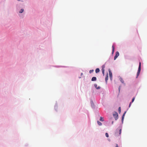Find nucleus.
Returning <instances> with one entry per match:
<instances>
[{
  "label": "nucleus",
  "mask_w": 147,
  "mask_h": 147,
  "mask_svg": "<svg viewBox=\"0 0 147 147\" xmlns=\"http://www.w3.org/2000/svg\"><path fill=\"white\" fill-rule=\"evenodd\" d=\"M141 63L140 62L139 67H138V72H137V77H136L137 78L138 77V76L140 74V71H141Z\"/></svg>",
  "instance_id": "nucleus-1"
},
{
  "label": "nucleus",
  "mask_w": 147,
  "mask_h": 147,
  "mask_svg": "<svg viewBox=\"0 0 147 147\" xmlns=\"http://www.w3.org/2000/svg\"><path fill=\"white\" fill-rule=\"evenodd\" d=\"M113 117L115 119L117 120L118 117V113L117 112H115L114 114H113Z\"/></svg>",
  "instance_id": "nucleus-2"
},
{
  "label": "nucleus",
  "mask_w": 147,
  "mask_h": 147,
  "mask_svg": "<svg viewBox=\"0 0 147 147\" xmlns=\"http://www.w3.org/2000/svg\"><path fill=\"white\" fill-rule=\"evenodd\" d=\"M105 65H102V67L101 70L102 71V73L104 76L105 75Z\"/></svg>",
  "instance_id": "nucleus-3"
},
{
  "label": "nucleus",
  "mask_w": 147,
  "mask_h": 147,
  "mask_svg": "<svg viewBox=\"0 0 147 147\" xmlns=\"http://www.w3.org/2000/svg\"><path fill=\"white\" fill-rule=\"evenodd\" d=\"M119 55V53L118 51H117L115 55V56L114 57V60H115L116 58L118 57Z\"/></svg>",
  "instance_id": "nucleus-4"
},
{
  "label": "nucleus",
  "mask_w": 147,
  "mask_h": 147,
  "mask_svg": "<svg viewBox=\"0 0 147 147\" xmlns=\"http://www.w3.org/2000/svg\"><path fill=\"white\" fill-rule=\"evenodd\" d=\"M109 74L110 79L111 80L112 78V72L110 69L109 70Z\"/></svg>",
  "instance_id": "nucleus-5"
},
{
  "label": "nucleus",
  "mask_w": 147,
  "mask_h": 147,
  "mask_svg": "<svg viewBox=\"0 0 147 147\" xmlns=\"http://www.w3.org/2000/svg\"><path fill=\"white\" fill-rule=\"evenodd\" d=\"M135 99V97H133V98L132 99L131 102H130V104H129V107H130V106L131 105V103L133 102L134 101Z\"/></svg>",
  "instance_id": "nucleus-6"
},
{
  "label": "nucleus",
  "mask_w": 147,
  "mask_h": 147,
  "mask_svg": "<svg viewBox=\"0 0 147 147\" xmlns=\"http://www.w3.org/2000/svg\"><path fill=\"white\" fill-rule=\"evenodd\" d=\"M126 112V111H125L124 113H123L122 116V122H123V120L124 119V117L125 116V115Z\"/></svg>",
  "instance_id": "nucleus-7"
},
{
  "label": "nucleus",
  "mask_w": 147,
  "mask_h": 147,
  "mask_svg": "<svg viewBox=\"0 0 147 147\" xmlns=\"http://www.w3.org/2000/svg\"><path fill=\"white\" fill-rule=\"evenodd\" d=\"M108 79V74H107V75L106 76V77L105 78V80L106 82H107V81Z\"/></svg>",
  "instance_id": "nucleus-8"
},
{
  "label": "nucleus",
  "mask_w": 147,
  "mask_h": 147,
  "mask_svg": "<svg viewBox=\"0 0 147 147\" xmlns=\"http://www.w3.org/2000/svg\"><path fill=\"white\" fill-rule=\"evenodd\" d=\"M91 80L92 81H95L96 80V77H93L92 78Z\"/></svg>",
  "instance_id": "nucleus-9"
},
{
  "label": "nucleus",
  "mask_w": 147,
  "mask_h": 147,
  "mask_svg": "<svg viewBox=\"0 0 147 147\" xmlns=\"http://www.w3.org/2000/svg\"><path fill=\"white\" fill-rule=\"evenodd\" d=\"M100 71L99 69L98 68H96L95 70L96 73H97Z\"/></svg>",
  "instance_id": "nucleus-10"
},
{
  "label": "nucleus",
  "mask_w": 147,
  "mask_h": 147,
  "mask_svg": "<svg viewBox=\"0 0 147 147\" xmlns=\"http://www.w3.org/2000/svg\"><path fill=\"white\" fill-rule=\"evenodd\" d=\"M112 54H113L114 51V46L113 45H112Z\"/></svg>",
  "instance_id": "nucleus-11"
},
{
  "label": "nucleus",
  "mask_w": 147,
  "mask_h": 147,
  "mask_svg": "<svg viewBox=\"0 0 147 147\" xmlns=\"http://www.w3.org/2000/svg\"><path fill=\"white\" fill-rule=\"evenodd\" d=\"M97 123L99 125H102V123L98 121H97Z\"/></svg>",
  "instance_id": "nucleus-12"
},
{
  "label": "nucleus",
  "mask_w": 147,
  "mask_h": 147,
  "mask_svg": "<svg viewBox=\"0 0 147 147\" xmlns=\"http://www.w3.org/2000/svg\"><path fill=\"white\" fill-rule=\"evenodd\" d=\"M119 113H121V108L120 107H119V108L118 109Z\"/></svg>",
  "instance_id": "nucleus-13"
},
{
  "label": "nucleus",
  "mask_w": 147,
  "mask_h": 147,
  "mask_svg": "<svg viewBox=\"0 0 147 147\" xmlns=\"http://www.w3.org/2000/svg\"><path fill=\"white\" fill-rule=\"evenodd\" d=\"M23 11H24L23 9H21L20 11H19V13H22L23 12Z\"/></svg>",
  "instance_id": "nucleus-14"
},
{
  "label": "nucleus",
  "mask_w": 147,
  "mask_h": 147,
  "mask_svg": "<svg viewBox=\"0 0 147 147\" xmlns=\"http://www.w3.org/2000/svg\"><path fill=\"white\" fill-rule=\"evenodd\" d=\"M100 121H104V120H103V118L101 117L100 118Z\"/></svg>",
  "instance_id": "nucleus-15"
},
{
  "label": "nucleus",
  "mask_w": 147,
  "mask_h": 147,
  "mask_svg": "<svg viewBox=\"0 0 147 147\" xmlns=\"http://www.w3.org/2000/svg\"><path fill=\"white\" fill-rule=\"evenodd\" d=\"M120 81L122 83H124V81L121 78Z\"/></svg>",
  "instance_id": "nucleus-16"
},
{
  "label": "nucleus",
  "mask_w": 147,
  "mask_h": 147,
  "mask_svg": "<svg viewBox=\"0 0 147 147\" xmlns=\"http://www.w3.org/2000/svg\"><path fill=\"white\" fill-rule=\"evenodd\" d=\"M121 129H120L119 130V135H120L121 134Z\"/></svg>",
  "instance_id": "nucleus-17"
},
{
  "label": "nucleus",
  "mask_w": 147,
  "mask_h": 147,
  "mask_svg": "<svg viewBox=\"0 0 147 147\" xmlns=\"http://www.w3.org/2000/svg\"><path fill=\"white\" fill-rule=\"evenodd\" d=\"M105 136H106V137L107 138H108L109 136L108 134L107 133H105Z\"/></svg>",
  "instance_id": "nucleus-18"
},
{
  "label": "nucleus",
  "mask_w": 147,
  "mask_h": 147,
  "mask_svg": "<svg viewBox=\"0 0 147 147\" xmlns=\"http://www.w3.org/2000/svg\"><path fill=\"white\" fill-rule=\"evenodd\" d=\"M94 71V70H90V71H89V73L91 74V73H92Z\"/></svg>",
  "instance_id": "nucleus-19"
},
{
  "label": "nucleus",
  "mask_w": 147,
  "mask_h": 147,
  "mask_svg": "<svg viewBox=\"0 0 147 147\" xmlns=\"http://www.w3.org/2000/svg\"><path fill=\"white\" fill-rule=\"evenodd\" d=\"M94 86L96 88H97V85L96 84H94Z\"/></svg>",
  "instance_id": "nucleus-20"
},
{
  "label": "nucleus",
  "mask_w": 147,
  "mask_h": 147,
  "mask_svg": "<svg viewBox=\"0 0 147 147\" xmlns=\"http://www.w3.org/2000/svg\"><path fill=\"white\" fill-rule=\"evenodd\" d=\"M100 88V86H98L97 88H96V89H99Z\"/></svg>",
  "instance_id": "nucleus-21"
},
{
  "label": "nucleus",
  "mask_w": 147,
  "mask_h": 147,
  "mask_svg": "<svg viewBox=\"0 0 147 147\" xmlns=\"http://www.w3.org/2000/svg\"><path fill=\"white\" fill-rule=\"evenodd\" d=\"M116 147H118V145L117 144H116Z\"/></svg>",
  "instance_id": "nucleus-22"
},
{
  "label": "nucleus",
  "mask_w": 147,
  "mask_h": 147,
  "mask_svg": "<svg viewBox=\"0 0 147 147\" xmlns=\"http://www.w3.org/2000/svg\"><path fill=\"white\" fill-rule=\"evenodd\" d=\"M82 74H83V73H81V75H82Z\"/></svg>",
  "instance_id": "nucleus-23"
}]
</instances>
